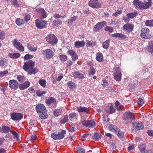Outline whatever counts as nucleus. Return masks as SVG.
Wrapping results in <instances>:
<instances>
[{
  "instance_id": "obj_1",
  "label": "nucleus",
  "mask_w": 153,
  "mask_h": 153,
  "mask_svg": "<svg viewBox=\"0 0 153 153\" xmlns=\"http://www.w3.org/2000/svg\"><path fill=\"white\" fill-rule=\"evenodd\" d=\"M35 62L32 60H29L25 62L23 66V69L30 74H35L38 71L36 68H34Z\"/></svg>"
},
{
  "instance_id": "obj_2",
  "label": "nucleus",
  "mask_w": 153,
  "mask_h": 153,
  "mask_svg": "<svg viewBox=\"0 0 153 153\" xmlns=\"http://www.w3.org/2000/svg\"><path fill=\"white\" fill-rule=\"evenodd\" d=\"M36 109L37 113L39 114V116L40 118L45 119L48 117L46 108L43 104H38L36 107Z\"/></svg>"
},
{
  "instance_id": "obj_3",
  "label": "nucleus",
  "mask_w": 153,
  "mask_h": 153,
  "mask_svg": "<svg viewBox=\"0 0 153 153\" xmlns=\"http://www.w3.org/2000/svg\"><path fill=\"white\" fill-rule=\"evenodd\" d=\"M133 3L135 8L138 10L149 8L152 5V2H151L145 3L140 0H134Z\"/></svg>"
},
{
  "instance_id": "obj_4",
  "label": "nucleus",
  "mask_w": 153,
  "mask_h": 153,
  "mask_svg": "<svg viewBox=\"0 0 153 153\" xmlns=\"http://www.w3.org/2000/svg\"><path fill=\"white\" fill-rule=\"evenodd\" d=\"M42 52V54L43 55L44 59H45L49 60L54 55V52L50 49H47L43 51Z\"/></svg>"
},
{
  "instance_id": "obj_5",
  "label": "nucleus",
  "mask_w": 153,
  "mask_h": 153,
  "mask_svg": "<svg viewBox=\"0 0 153 153\" xmlns=\"http://www.w3.org/2000/svg\"><path fill=\"white\" fill-rule=\"evenodd\" d=\"M66 133V131L62 129L58 134H56L55 133H52L51 134V137L55 140H61L64 138Z\"/></svg>"
},
{
  "instance_id": "obj_6",
  "label": "nucleus",
  "mask_w": 153,
  "mask_h": 153,
  "mask_svg": "<svg viewBox=\"0 0 153 153\" xmlns=\"http://www.w3.org/2000/svg\"><path fill=\"white\" fill-rule=\"evenodd\" d=\"M141 32L140 34L141 37L143 39H148L151 37V35L149 33V29L146 27H143L142 28Z\"/></svg>"
},
{
  "instance_id": "obj_7",
  "label": "nucleus",
  "mask_w": 153,
  "mask_h": 153,
  "mask_svg": "<svg viewBox=\"0 0 153 153\" xmlns=\"http://www.w3.org/2000/svg\"><path fill=\"white\" fill-rule=\"evenodd\" d=\"M123 119L125 121L131 123L134 119V113L130 111H126L123 114Z\"/></svg>"
},
{
  "instance_id": "obj_8",
  "label": "nucleus",
  "mask_w": 153,
  "mask_h": 153,
  "mask_svg": "<svg viewBox=\"0 0 153 153\" xmlns=\"http://www.w3.org/2000/svg\"><path fill=\"white\" fill-rule=\"evenodd\" d=\"M46 39L48 42L51 45L56 44L58 41V39L56 36L52 34H50L47 36Z\"/></svg>"
},
{
  "instance_id": "obj_9",
  "label": "nucleus",
  "mask_w": 153,
  "mask_h": 153,
  "mask_svg": "<svg viewBox=\"0 0 153 153\" xmlns=\"http://www.w3.org/2000/svg\"><path fill=\"white\" fill-rule=\"evenodd\" d=\"M35 24L37 27L40 29L45 28L47 25L46 21L39 19L36 20Z\"/></svg>"
},
{
  "instance_id": "obj_10",
  "label": "nucleus",
  "mask_w": 153,
  "mask_h": 153,
  "mask_svg": "<svg viewBox=\"0 0 153 153\" xmlns=\"http://www.w3.org/2000/svg\"><path fill=\"white\" fill-rule=\"evenodd\" d=\"M13 45L16 49L20 52H23L24 50V48L22 44L18 41L17 39H15L13 41Z\"/></svg>"
},
{
  "instance_id": "obj_11",
  "label": "nucleus",
  "mask_w": 153,
  "mask_h": 153,
  "mask_svg": "<svg viewBox=\"0 0 153 153\" xmlns=\"http://www.w3.org/2000/svg\"><path fill=\"white\" fill-rule=\"evenodd\" d=\"M106 25V22L105 21L98 22L94 26L93 28L94 31L95 32L98 31L103 28Z\"/></svg>"
},
{
  "instance_id": "obj_12",
  "label": "nucleus",
  "mask_w": 153,
  "mask_h": 153,
  "mask_svg": "<svg viewBox=\"0 0 153 153\" xmlns=\"http://www.w3.org/2000/svg\"><path fill=\"white\" fill-rule=\"evenodd\" d=\"M82 124L85 127H94L95 126V122L93 120H83L82 122Z\"/></svg>"
},
{
  "instance_id": "obj_13",
  "label": "nucleus",
  "mask_w": 153,
  "mask_h": 153,
  "mask_svg": "<svg viewBox=\"0 0 153 153\" xmlns=\"http://www.w3.org/2000/svg\"><path fill=\"white\" fill-rule=\"evenodd\" d=\"M88 5L93 8H99L101 7V4L97 0H91L88 2Z\"/></svg>"
},
{
  "instance_id": "obj_14",
  "label": "nucleus",
  "mask_w": 153,
  "mask_h": 153,
  "mask_svg": "<svg viewBox=\"0 0 153 153\" xmlns=\"http://www.w3.org/2000/svg\"><path fill=\"white\" fill-rule=\"evenodd\" d=\"M10 88L12 90H16L19 86V84L17 80L15 79L10 80L9 82Z\"/></svg>"
},
{
  "instance_id": "obj_15",
  "label": "nucleus",
  "mask_w": 153,
  "mask_h": 153,
  "mask_svg": "<svg viewBox=\"0 0 153 153\" xmlns=\"http://www.w3.org/2000/svg\"><path fill=\"white\" fill-rule=\"evenodd\" d=\"M114 77L116 81H120L121 79L122 74L119 67H116L114 73Z\"/></svg>"
},
{
  "instance_id": "obj_16",
  "label": "nucleus",
  "mask_w": 153,
  "mask_h": 153,
  "mask_svg": "<svg viewBox=\"0 0 153 153\" xmlns=\"http://www.w3.org/2000/svg\"><path fill=\"white\" fill-rule=\"evenodd\" d=\"M12 120L14 121L20 120L23 117L22 114L20 113H13L10 115Z\"/></svg>"
},
{
  "instance_id": "obj_17",
  "label": "nucleus",
  "mask_w": 153,
  "mask_h": 153,
  "mask_svg": "<svg viewBox=\"0 0 153 153\" xmlns=\"http://www.w3.org/2000/svg\"><path fill=\"white\" fill-rule=\"evenodd\" d=\"M134 25L129 23L125 24L123 27V29L124 30H126L128 33L131 32L133 30Z\"/></svg>"
},
{
  "instance_id": "obj_18",
  "label": "nucleus",
  "mask_w": 153,
  "mask_h": 153,
  "mask_svg": "<svg viewBox=\"0 0 153 153\" xmlns=\"http://www.w3.org/2000/svg\"><path fill=\"white\" fill-rule=\"evenodd\" d=\"M105 111L109 114H112L115 112L116 109L112 105H108L105 108Z\"/></svg>"
},
{
  "instance_id": "obj_19",
  "label": "nucleus",
  "mask_w": 153,
  "mask_h": 153,
  "mask_svg": "<svg viewBox=\"0 0 153 153\" xmlns=\"http://www.w3.org/2000/svg\"><path fill=\"white\" fill-rule=\"evenodd\" d=\"M132 125L133 128L135 130H140L143 129L144 128V126L142 123L134 122L133 123Z\"/></svg>"
},
{
  "instance_id": "obj_20",
  "label": "nucleus",
  "mask_w": 153,
  "mask_h": 153,
  "mask_svg": "<svg viewBox=\"0 0 153 153\" xmlns=\"http://www.w3.org/2000/svg\"><path fill=\"white\" fill-rule=\"evenodd\" d=\"M36 11L39 13H41L42 18H45L47 16L46 11L44 9L42 8L38 7L36 10Z\"/></svg>"
},
{
  "instance_id": "obj_21",
  "label": "nucleus",
  "mask_w": 153,
  "mask_h": 153,
  "mask_svg": "<svg viewBox=\"0 0 153 153\" xmlns=\"http://www.w3.org/2000/svg\"><path fill=\"white\" fill-rule=\"evenodd\" d=\"M68 53L71 56L72 60H76L78 58V56L75 52L72 50H69Z\"/></svg>"
},
{
  "instance_id": "obj_22",
  "label": "nucleus",
  "mask_w": 153,
  "mask_h": 153,
  "mask_svg": "<svg viewBox=\"0 0 153 153\" xmlns=\"http://www.w3.org/2000/svg\"><path fill=\"white\" fill-rule=\"evenodd\" d=\"M76 110L79 113H85L86 114L89 113V110L88 108L85 107H82L81 106L77 107Z\"/></svg>"
},
{
  "instance_id": "obj_23",
  "label": "nucleus",
  "mask_w": 153,
  "mask_h": 153,
  "mask_svg": "<svg viewBox=\"0 0 153 153\" xmlns=\"http://www.w3.org/2000/svg\"><path fill=\"white\" fill-rule=\"evenodd\" d=\"M85 45V42L84 41H77L75 42L74 45L76 48H79L84 47Z\"/></svg>"
},
{
  "instance_id": "obj_24",
  "label": "nucleus",
  "mask_w": 153,
  "mask_h": 153,
  "mask_svg": "<svg viewBox=\"0 0 153 153\" xmlns=\"http://www.w3.org/2000/svg\"><path fill=\"white\" fill-rule=\"evenodd\" d=\"M30 83L28 81L25 82L23 84H20L19 85V88L20 90H23L28 88L30 85Z\"/></svg>"
},
{
  "instance_id": "obj_25",
  "label": "nucleus",
  "mask_w": 153,
  "mask_h": 153,
  "mask_svg": "<svg viewBox=\"0 0 153 153\" xmlns=\"http://www.w3.org/2000/svg\"><path fill=\"white\" fill-rule=\"evenodd\" d=\"M96 60L100 62L104 61L103 57L101 53L98 52L96 54Z\"/></svg>"
},
{
  "instance_id": "obj_26",
  "label": "nucleus",
  "mask_w": 153,
  "mask_h": 153,
  "mask_svg": "<svg viewBox=\"0 0 153 153\" xmlns=\"http://www.w3.org/2000/svg\"><path fill=\"white\" fill-rule=\"evenodd\" d=\"M147 51L152 54L153 53V40L150 41L149 42Z\"/></svg>"
},
{
  "instance_id": "obj_27",
  "label": "nucleus",
  "mask_w": 153,
  "mask_h": 153,
  "mask_svg": "<svg viewBox=\"0 0 153 153\" xmlns=\"http://www.w3.org/2000/svg\"><path fill=\"white\" fill-rule=\"evenodd\" d=\"M2 132L4 133H7L10 132L11 128L10 126L3 125L2 127Z\"/></svg>"
},
{
  "instance_id": "obj_28",
  "label": "nucleus",
  "mask_w": 153,
  "mask_h": 153,
  "mask_svg": "<svg viewBox=\"0 0 153 153\" xmlns=\"http://www.w3.org/2000/svg\"><path fill=\"white\" fill-rule=\"evenodd\" d=\"M73 74V77L75 79L79 78L81 79H82L84 77L83 74L80 73L78 72H74Z\"/></svg>"
},
{
  "instance_id": "obj_29",
  "label": "nucleus",
  "mask_w": 153,
  "mask_h": 153,
  "mask_svg": "<svg viewBox=\"0 0 153 153\" xmlns=\"http://www.w3.org/2000/svg\"><path fill=\"white\" fill-rule=\"evenodd\" d=\"M138 148L140 151L142 153H145L146 152V146L144 144L141 143L138 146Z\"/></svg>"
},
{
  "instance_id": "obj_30",
  "label": "nucleus",
  "mask_w": 153,
  "mask_h": 153,
  "mask_svg": "<svg viewBox=\"0 0 153 153\" xmlns=\"http://www.w3.org/2000/svg\"><path fill=\"white\" fill-rule=\"evenodd\" d=\"M115 107L117 110L120 111L124 108L123 106L118 101H116L115 103Z\"/></svg>"
},
{
  "instance_id": "obj_31",
  "label": "nucleus",
  "mask_w": 153,
  "mask_h": 153,
  "mask_svg": "<svg viewBox=\"0 0 153 153\" xmlns=\"http://www.w3.org/2000/svg\"><path fill=\"white\" fill-rule=\"evenodd\" d=\"M101 136L99 131L95 132L94 135L93 139L96 141L99 140L101 139Z\"/></svg>"
},
{
  "instance_id": "obj_32",
  "label": "nucleus",
  "mask_w": 153,
  "mask_h": 153,
  "mask_svg": "<svg viewBox=\"0 0 153 153\" xmlns=\"http://www.w3.org/2000/svg\"><path fill=\"white\" fill-rule=\"evenodd\" d=\"M9 56L11 58L16 59L20 56V54L19 53H10L8 54Z\"/></svg>"
},
{
  "instance_id": "obj_33",
  "label": "nucleus",
  "mask_w": 153,
  "mask_h": 153,
  "mask_svg": "<svg viewBox=\"0 0 153 153\" xmlns=\"http://www.w3.org/2000/svg\"><path fill=\"white\" fill-rule=\"evenodd\" d=\"M138 13L137 11H134V13H129L127 14V17L131 19L134 18L136 16L138 15Z\"/></svg>"
},
{
  "instance_id": "obj_34",
  "label": "nucleus",
  "mask_w": 153,
  "mask_h": 153,
  "mask_svg": "<svg viewBox=\"0 0 153 153\" xmlns=\"http://www.w3.org/2000/svg\"><path fill=\"white\" fill-rule=\"evenodd\" d=\"M56 102V99L53 97H51L48 99L45 100V102L46 104L48 105H50L52 103H53Z\"/></svg>"
},
{
  "instance_id": "obj_35",
  "label": "nucleus",
  "mask_w": 153,
  "mask_h": 153,
  "mask_svg": "<svg viewBox=\"0 0 153 153\" xmlns=\"http://www.w3.org/2000/svg\"><path fill=\"white\" fill-rule=\"evenodd\" d=\"M62 112V110L61 108L55 109L53 111L54 115L56 117H58L60 115Z\"/></svg>"
},
{
  "instance_id": "obj_36",
  "label": "nucleus",
  "mask_w": 153,
  "mask_h": 153,
  "mask_svg": "<svg viewBox=\"0 0 153 153\" xmlns=\"http://www.w3.org/2000/svg\"><path fill=\"white\" fill-rule=\"evenodd\" d=\"M110 41V40L108 39L103 43L102 47L103 48L105 49H107L108 48L109 46Z\"/></svg>"
},
{
  "instance_id": "obj_37",
  "label": "nucleus",
  "mask_w": 153,
  "mask_h": 153,
  "mask_svg": "<svg viewBox=\"0 0 153 153\" xmlns=\"http://www.w3.org/2000/svg\"><path fill=\"white\" fill-rule=\"evenodd\" d=\"M68 86L71 89L74 88L76 87V85L74 82L69 81L68 82Z\"/></svg>"
},
{
  "instance_id": "obj_38",
  "label": "nucleus",
  "mask_w": 153,
  "mask_h": 153,
  "mask_svg": "<svg viewBox=\"0 0 153 153\" xmlns=\"http://www.w3.org/2000/svg\"><path fill=\"white\" fill-rule=\"evenodd\" d=\"M96 72L95 68L91 66L90 67L89 70L88 71V74L89 75H93Z\"/></svg>"
},
{
  "instance_id": "obj_39",
  "label": "nucleus",
  "mask_w": 153,
  "mask_h": 153,
  "mask_svg": "<svg viewBox=\"0 0 153 153\" xmlns=\"http://www.w3.org/2000/svg\"><path fill=\"white\" fill-rule=\"evenodd\" d=\"M62 24V22L59 19L54 20L53 22L52 25L53 26L58 27L59 25H61Z\"/></svg>"
},
{
  "instance_id": "obj_40",
  "label": "nucleus",
  "mask_w": 153,
  "mask_h": 153,
  "mask_svg": "<svg viewBox=\"0 0 153 153\" xmlns=\"http://www.w3.org/2000/svg\"><path fill=\"white\" fill-rule=\"evenodd\" d=\"M115 132V133L117 134L118 137L119 138H122L123 137L124 135V132L121 131L118 128L117 129V130Z\"/></svg>"
},
{
  "instance_id": "obj_41",
  "label": "nucleus",
  "mask_w": 153,
  "mask_h": 153,
  "mask_svg": "<svg viewBox=\"0 0 153 153\" xmlns=\"http://www.w3.org/2000/svg\"><path fill=\"white\" fill-rule=\"evenodd\" d=\"M76 18L77 17L76 16H74L71 17L70 19L68 20V24L69 25H72V22L75 21L76 20Z\"/></svg>"
},
{
  "instance_id": "obj_42",
  "label": "nucleus",
  "mask_w": 153,
  "mask_h": 153,
  "mask_svg": "<svg viewBox=\"0 0 153 153\" xmlns=\"http://www.w3.org/2000/svg\"><path fill=\"white\" fill-rule=\"evenodd\" d=\"M15 22L16 24L18 26H20L24 23V20L20 18L16 19Z\"/></svg>"
},
{
  "instance_id": "obj_43",
  "label": "nucleus",
  "mask_w": 153,
  "mask_h": 153,
  "mask_svg": "<svg viewBox=\"0 0 153 153\" xmlns=\"http://www.w3.org/2000/svg\"><path fill=\"white\" fill-rule=\"evenodd\" d=\"M108 128L110 131L113 132H115L118 129L116 126L113 125H110L108 126Z\"/></svg>"
},
{
  "instance_id": "obj_44",
  "label": "nucleus",
  "mask_w": 153,
  "mask_h": 153,
  "mask_svg": "<svg viewBox=\"0 0 153 153\" xmlns=\"http://www.w3.org/2000/svg\"><path fill=\"white\" fill-rule=\"evenodd\" d=\"M33 45H31L28 44L27 45V48L30 51L35 52L37 49V48L36 47H33Z\"/></svg>"
},
{
  "instance_id": "obj_45",
  "label": "nucleus",
  "mask_w": 153,
  "mask_h": 153,
  "mask_svg": "<svg viewBox=\"0 0 153 153\" xmlns=\"http://www.w3.org/2000/svg\"><path fill=\"white\" fill-rule=\"evenodd\" d=\"M145 24L147 26L153 27V19L146 21L145 22Z\"/></svg>"
},
{
  "instance_id": "obj_46",
  "label": "nucleus",
  "mask_w": 153,
  "mask_h": 153,
  "mask_svg": "<svg viewBox=\"0 0 153 153\" xmlns=\"http://www.w3.org/2000/svg\"><path fill=\"white\" fill-rule=\"evenodd\" d=\"M25 78V77L21 75H18L17 77V79L20 82H23Z\"/></svg>"
},
{
  "instance_id": "obj_47",
  "label": "nucleus",
  "mask_w": 153,
  "mask_h": 153,
  "mask_svg": "<svg viewBox=\"0 0 153 153\" xmlns=\"http://www.w3.org/2000/svg\"><path fill=\"white\" fill-rule=\"evenodd\" d=\"M59 57L61 61L63 62H65L67 59V56L65 55H60Z\"/></svg>"
},
{
  "instance_id": "obj_48",
  "label": "nucleus",
  "mask_w": 153,
  "mask_h": 153,
  "mask_svg": "<svg viewBox=\"0 0 153 153\" xmlns=\"http://www.w3.org/2000/svg\"><path fill=\"white\" fill-rule=\"evenodd\" d=\"M40 84L43 88H45L46 86V81L45 79H40L39 81Z\"/></svg>"
},
{
  "instance_id": "obj_49",
  "label": "nucleus",
  "mask_w": 153,
  "mask_h": 153,
  "mask_svg": "<svg viewBox=\"0 0 153 153\" xmlns=\"http://www.w3.org/2000/svg\"><path fill=\"white\" fill-rule=\"evenodd\" d=\"M68 120V116L67 115H65L64 118L60 121V123L61 124H64L67 122Z\"/></svg>"
},
{
  "instance_id": "obj_50",
  "label": "nucleus",
  "mask_w": 153,
  "mask_h": 153,
  "mask_svg": "<svg viewBox=\"0 0 153 153\" xmlns=\"http://www.w3.org/2000/svg\"><path fill=\"white\" fill-rule=\"evenodd\" d=\"M6 61L7 60L4 58H2L0 59V66H4Z\"/></svg>"
},
{
  "instance_id": "obj_51",
  "label": "nucleus",
  "mask_w": 153,
  "mask_h": 153,
  "mask_svg": "<svg viewBox=\"0 0 153 153\" xmlns=\"http://www.w3.org/2000/svg\"><path fill=\"white\" fill-rule=\"evenodd\" d=\"M46 93V92L45 91H38L36 92V94L39 97H41Z\"/></svg>"
},
{
  "instance_id": "obj_52",
  "label": "nucleus",
  "mask_w": 153,
  "mask_h": 153,
  "mask_svg": "<svg viewBox=\"0 0 153 153\" xmlns=\"http://www.w3.org/2000/svg\"><path fill=\"white\" fill-rule=\"evenodd\" d=\"M33 57V55H30L29 54H27L24 56V59L25 60L29 59H31Z\"/></svg>"
},
{
  "instance_id": "obj_53",
  "label": "nucleus",
  "mask_w": 153,
  "mask_h": 153,
  "mask_svg": "<svg viewBox=\"0 0 153 153\" xmlns=\"http://www.w3.org/2000/svg\"><path fill=\"white\" fill-rule=\"evenodd\" d=\"M105 31H108L112 33L113 31V29L112 27H110L109 26H107L105 28Z\"/></svg>"
},
{
  "instance_id": "obj_54",
  "label": "nucleus",
  "mask_w": 153,
  "mask_h": 153,
  "mask_svg": "<svg viewBox=\"0 0 153 153\" xmlns=\"http://www.w3.org/2000/svg\"><path fill=\"white\" fill-rule=\"evenodd\" d=\"M73 62L70 59L68 60L67 61L66 65L68 67L71 68V65L73 64Z\"/></svg>"
},
{
  "instance_id": "obj_55",
  "label": "nucleus",
  "mask_w": 153,
  "mask_h": 153,
  "mask_svg": "<svg viewBox=\"0 0 153 153\" xmlns=\"http://www.w3.org/2000/svg\"><path fill=\"white\" fill-rule=\"evenodd\" d=\"M122 12V10H117L115 13H113L112 15L115 17H117L118 15L121 14Z\"/></svg>"
},
{
  "instance_id": "obj_56",
  "label": "nucleus",
  "mask_w": 153,
  "mask_h": 153,
  "mask_svg": "<svg viewBox=\"0 0 153 153\" xmlns=\"http://www.w3.org/2000/svg\"><path fill=\"white\" fill-rule=\"evenodd\" d=\"M10 132L13 134V136L15 137L18 138L19 137V135L18 133L14 130H11Z\"/></svg>"
},
{
  "instance_id": "obj_57",
  "label": "nucleus",
  "mask_w": 153,
  "mask_h": 153,
  "mask_svg": "<svg viewBox=\"0 0 153 153\" xmlns=\"http://www.w3.org/2000/svg\"><path fill=\"white\" fill-rule=\"evenodd\" d=\"M77 150L79 153H85V150L81 147L78 148Z\"/></svg>"
},
{
  "instance_id": "obj_58",
  "label": "nucleus",
  "mask_w": 153,
  "mask_h": 153,
  "mask_svg": "<svg viewBox=\"0 0 153 153\" xmlns=\"http://www.w3.org/2000/svg\"><path fill=\"white\" fill-rule=\"evenodd\" d=\"M30 19V15L29 14H26L25 16L24 20L26 22L29 21Z\"/></svg>"
},
{
  "instance_id": "obj_59",
  "label": "nucleus",
  "mask_w": 153,
  "mask_h": 153,
  "mask_svg": "<svg viewBox=\"0 0 153 153\" xmlns=\"http://www.w3.org/2000/svg\"><path fill=\"white\" fill-rule=\"evenodd\" d=\"M8 73V71L6 70L3 72H0V77H2Z\"/></svg>"
},
{
  "instance_id": "obj_60",
  "label": "nucleus",
  "mask_w": 153,
  "mask_h": 153,
  "mask_svg": "<svg viewBox=\"0 0 153 153\" xmlns=\"http://www.w3.org/2000/svg\"><path fill=\"white\" fill-rule=\"evenodd\" d=\"M4 32L3 30H0V39L4 38L5 37L3 36L5 35Z\"/></svg>"
},
{
  "instance_id": "obj_61",
  "label": "nucleus",
  "mask_w": 153,
  "mask_h": 153,
  "mask_svg": "<svg viewBox=\"0 0 153 153\" xmlns=\"http://www.w3.org/2000/svg\"><path fill=\"white\" fill-rule=\"evenodd\" d=\"M18 0H11V2H12L14 6L19 7V5L18 3Z\"/></svg>"
},
{
  "instance_id": "obj_62",
  "label": "nucleus",
  "mask_w": 153,
  "mask_h": 153,
  "mask_svg": "<svg viewBox=\"0 0 153 153\" xmlns=\"http://www.w3.org/2000/svg\"><path fill=\"white\" fill-rule=\"evenodd\" d=\"M103 83L102 84V86L105 87L108 85V83L106 79H103L102 80Z\"/></svg>"
},
{
  "instance_id": "obj_63",
  "label": "nucleus",
  "mask_w": 153,
  "mask_h": 153,
  "mask_svg": "<svg viewBox=\"0 0 153 153\" xmlns=\"http://www.w3.org/2000/svg\"><path fill=\"white\" fill-rule=\"evenodd\" d=\"M137 103L140 105H143L144 103L143 100L141 98H140L137 100Z\"/></svg>"
},
{
  "instance_id": "obj_64",
  "label": "nucleus",
  "mask_w": 153,
  "mask_h": 153,
  "mask_svg": "<svg viewBox=\"0 0 153 153\" xmlns=\"http://www.w3.org/2000/svg\"><path fill=\"white\" fill-rule=\"evenodd\" d=\"M119 37L120 38L123 39H124L126 38H127V37L126 35H124L121 33H120Z\"/></svg>"
}]
</instances>
